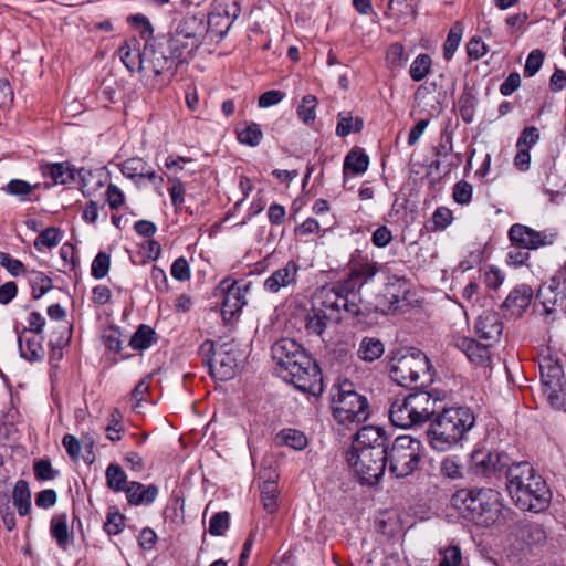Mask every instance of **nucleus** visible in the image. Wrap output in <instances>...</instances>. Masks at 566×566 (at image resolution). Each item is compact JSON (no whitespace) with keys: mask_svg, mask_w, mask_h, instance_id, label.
I'll return each instance as SVG.
<instances>
[{"mask_svg":"<svg viewBox=\"0 0 566 566\" xmlns=\"http://www.w3.org/2000/svg\"><path fill=\"white\" fill-rule=\"evenodd\" d=\"M389 439L381 428L367 426L363 427L352 443L350 451L367 450L387 454Z\"/></svg>","mask_w":566,"mask_h":566,"instance_id":"dca6fc26","label":"nucleus"},{"mask_svg":"<svg viewBox=\"0 0 566 566\" xmlns=\"http://www.w3.org/2000/svg\"><path fill=\"white\" fill-rule=\"evenodd\" d=\"M453 199L460 205H468L472 199V186L462 180L453 187Z\"/></svg>","mask_w":566,"mask_h":566,"instance_id":"774afa93","label":"nucleus"},{"mask_svg":"<svg viewBox=\"0 0 566 566\" xmlns=\"http://www.w3.org/2000/svg\"><path fill=\"white\" fill-rule=\"evenodd\" d=\"M0 265L3 266L12 276H19L25 272L24 264L6 252H0Z\"/></svg>","mask_w":566,"mask_h":566,"instance_id":"680f3d73","label":"nucleus"},{"mask_svg":"<svg viewBox=\"0 0 566 566\" xmlns=\"http://www.w3.org/2000/svg\"><path fill=\"white\" fill-rule=\"evenodd\" d=\"M260 476L261 479H264L261 489V502L263 504L264 510H266L269 513H274L277 507V474L274 469L269 467L260 472Z\"/></svg>","mask_w":566,"mask_h":566,"instance_id":"a878e982","label":"nucleus"},{"mask_svg":"<svg viewBox=\"0 0 566 566\" xmlns=\"http://www.w3.org/2000/svg\"><path fill=\"white\" fill-rule=\"evenodd\" d=\"M316 105H317V98L312 94L305 95L302 98V103L297 106L296 112H297L300 119L304 124L308 125L315 120Z\"/></svg>","mask_w":566,"mask_h":566,"instance_id":"49530a36","label":"nucleus"},{"mask_svg":"<svg viewBox=\"0 0 566 566\" xmlns=\"http://www.w3.org/2000/svg\"><path fill=\"white\" fill-rule=\"evenodd\" d=\"M545 54L542 50L535 49L530 52L524 66V76H534L542 67Z\"/></svg>","mask_w":566,"mask_h":566,"instance_id":"13d9d810","label":"nucleus"},{"mask_svg":"<svg viewBox=\"0 0 566 566\" xmlns=\"http://www.w3.org/2000/svg\"><path fill=\"white\" fill-rule=\"evenodd\" d=\"M488 461L491 462V475L504 476L506 480L509 479V470L515 464L506 453L499 451H492L491 459L489 458Z\"/></svg>","mask_w":566,"mask_h":566,"instance_id":"ea45409f","label":"nucleus"},{"mask_svg":"<svg viewBox=\"0 0 566 566\" xmlns=\"http://www.w3.org/2000/svg\"><path fill=\"white\" fill-rule=\"evenodd\" d=\"M478 105V98L472 93H463L459 98V112L467 124L473 122L475 116V109Z\"/></svg>","mask_w":566,"mask_h":566,"instance_id":"de8ad7c7","label":"nucleus"},{"mask_svg":"<svg viewBox=\"0 0 566 566\" xmlns=\"http://www.w3.org/2000/svg\"><path fill=\"white\" fill-rule=\"evenodd\" d=\"M369 165L368 156L359 150H352L347 154L344 160V175L350 170L355 175L364 174Z\"/></svg>","mask_w":566,"mask_h":566,"instance_id":"58836bf2","label":"nucleus"},{"mask_svg":"<svg viewBox=\"0 0 566 566\" xmlns=\"http://www.w3.org/2000/svg\"><path fill=\"white\" fill-rule=\"evenodd\" d=\"M42 174L50 177L54 185H67L75 180V170L67 163L45 164L41 167Z\"/></svg>","mask_w":566,"mask_h":566,"instance_id":"2f4dec72","label":"nucleus"},{"mask_svg":"<svg viewBox=\"0 0 566 566\" xmlns=\"http://www.w3.org/2000/svg\"><path fill=\"white\" fill-rule=\"evenodd\" d=\"M277 374L297 390L319 396L323 392V377L319 366L305 352L301 344L292 338H281L271 347Z\"/></svg>","mask_w":566,"mask_h":566,"instance_id":"f03ea898","label":"nucleus"},{"mask_svg":"<svg viewBox=\"0 0 566 566\" xmlns=\"http://www.w3.org/2000/svg\"><path fill=\"white\" fill-rule=\"evenodd\" d=\"M124 515L119 512H108L106 522L104 523V530L108 535H117L124 528Z\"/></svg>","mask_w":566,"mask_h":566,"instance_id":"e2e57ef3","label":"nucleus"},{"mask_svg":"<svg viewBox=\"0 0 566 566\" xmlns=\"http://www.w3.org/2000/svg\"><path fill=\"white\" fill-rule=\"evenodd\" d=\"M239 356L240 354L235 345H220L214 363L211 364L209 370L210 376L221 381L232 379L237 373Z\"/></svg>","mask_w":566,"mask_h":566,"instance_id":"2eb2a0df","label":"nucleus"},{"mask_svg":"<svg viewBox=\"0 0 566 566\" xmlns=\"http://www.w3.org/2000/svg\"><path fill=\"white\" fill-rule=\"evenodd\" d=\"M118 55L123 64L130 71H139L142 50L139 41L133 36L127 39L118 49Z\"/></svg>","mask_w":566,"mask_h":566,"instance_id":"7c9ffc66","label":"nucleus"},{"mask_svg":"<svg viewBox=\"0 0 566 566\" xmlns=\"http://www.w3.org/2000/svg\"><path fill=\"white\" fill-rule=\"evenodd\" d=\"M221 14H210L207 19L206 13L188 11L182 18L175 20L172 28L188 35L189 38L203 43L212 23L223 20Z\"/></svg>","mask_w":566,"mask_h":566,"instance_id":"ddd939ff","label":"nucleus"},{"mask_svg":"<svg viewBox=\"0 0 566 566\" xmlns=\"http://www.w3.org/2000/svg\"><path fill=\"white\" fill-rule=\"evenodd\" d=\"M111 268V256L106 252H98L91 266L93 277L101 280L108 274Z\"/></svg>","mask_w":566,"mask_h":566,"instance_id":"4d7b16f0","label":"nucleus"},{"mask_svg":"<svg viewBox=\"0 0 566 566\" xmlns=\"http://www.w3.org/2000/svg\"><path fill=\"white\" fill-rule=\"evenodd\" d=\"M502 332L503 323L499 313L485 311L478 316L474 333L479 339L495 344L500 340Z\"/></svg>","mask_w":566,"mask_h":566,"instance_id":"6ab92c4d","label":"nucleus"},{"mask_svg":"<svg viewBox=\"0 0 566 566\" xmlns=\"http://www.w3.org/2000/svg\"><path fill=\"white\" fill-rule=\"evenodd\" d=\"M221 285L224 286L221 313L224 319H230L247 304L245 292L249 290V284L223 281Z\"/></svg>","mask_w":566,"mask_h":566,"instance_id":"f3484780","label":"nucleus"},{"mask_svg":"<svg viewBox=\"0 0 566 566\" xmlns=\"http://www.w3.org/2000/svg\"><path fill=\"white\" fill-rule=\"evenodd\" d=\"M38 185H31L30 182L22 179H12L10 180L3 190L15 197H20L21 200H25V197L30 195Z\"/></svg>","mask_w":566,"mask_h":566,"instance_id":"6e6d98bb","label":"nucleus"},{"mask_svg":"<svg viewBox=\"0 0 566 566\" xmlns=\"http://www.w3.org/2000/svg\"><path fill=\"white\" fill-rule=\"evenodd\" d=\"M170 272L172 277L180 282L188 281L191 275L189 263L184 256H180L174 261Z\"/></svg>","mask_w":566,"mask_h":566,"instance_id":"338daca9","label":"nucleus"},{"mask_svg":"<svg viewBox=\"0 0 566 566\" xmlns=\"http://www.w3.org/2000/svg\"><path fill=\"white\" fill-rule=\"evenodd\" d=\"M298 271L300 265L296 261H287L284 266L276 269L264 281V290L270 293H279L283 289L293 290L297 284Z\"/></svg>","mask_w":566,"mask_h":566,"instance_id":"a211bd4d","label":"nucleus"},{"mask_svg":"<svg viewBox=\"0 0 566 566\" xmlns=\"http://www.w3.org/2000/svg\"><path fill=\"white\" fill-rule=\"evenodd\" d=\"M514 535L528 548H539L547 541V533L542 524L531 521H520L514 527Z\"/></svg>","mask_w":566,"mask_h":566,"instance_id":"412c9836","label":"nucleus"},{"mask_svg":"<svg viewBox=\"0 0 566 566\" xmlns=\"http://www.w3.org/2000/svg\"><path fill=\"white\" fill-rule=\"evenodd\" d=\"M165 43L167 50H171L182 62L192 56L202 44L174 28H171L168 38H165Z\"/></svg>","mask_w":566,"mask_h":566,"instance_id":"5701e85b","label":"nucleus"},{"mask_svg":"<svg viewBox=\"0 0 566 566\" xmlns=\"http://www.w3.org/2000/svg\"><path fill=\"white\" fill-rule=\"evenodd\" d=\"M332 409L335 420L344 426L360 424L370 415L367 397L358 394L349 381L338 386L332 398Z\"/></svg>","mask_w":566,"mask_h":566,"instance_id":"6e6552de","label":"nucleus"},{"mask_svg":"<svg viewBox=\"0 0 566 566\" xmlns=\"http://www.w3.org/2000/svg\"><path fill=\"white\" fill-rule=\"evenodd\" d=\"M33 472L35 479L39 481H51L54 480L59 474V471L53 469L50 460L48 459L35 461L33 464Z\"/></svg>","mask_w":566,"mask_h":566,"instance_id":"bf43d9fd","label":"nucleus"},{"mask_svg":"<svg viewBox=\"0 0 566 566\" xmlns=\"http://www.w3.org/2000/svg\"><path fill=\"white\" fill-rule=\"evenodd\" d=\"M346 460L358 476L359 482L373 486L379 483L385 473L387 454L379 453L378 451L348 450L346 452Z\"/></svg>","mask_w":566,"mask_h":566,"instance_id":"9d476101","label":"nucleus"},{"mask_svg":"<svg viewBox=\"0 0 566 566\" xmlns=\"http://www.w3.org/2000/svg\"><path fill=\"white\" fill-rule=\"evenodd\" d=\"M128 22L139 32L140 38L146 42L153 39H160L154 36V28L147 17L144 14H135L128 18Z\"/></svg>","mask_w":566,"mask_h":566,"instance_id":"09e8293b","label":"nucleus"},{"mask_svg":"<svg viewBox=\"0 0 566 566\" xmlns=\"http://www.w3.org/2000/svg\"><path fill=\"white\" fill-rule=\"evenodd\" d=\"M387 63L392 70L401 69L406 65L408 56L405 52V46L401 43L395 42L387 49L386 55Z\"/></svg>","mask_w":566,"mask_h":566,"instance_id":"8fccbe9b","label":"nucleus"},{"mask_svg":"<svg viewBox=\"0 0 566 566\" xmlns=\"http://www.w3.org/2000/svg\"><path fill=\"white\" fill-rule=\"evenodd\" d=\"M120 331L115 326H109L103 334L104 345L112 352L122 350Z\"/></svg>","mask_w":566,"mask_h":566,"instance_id":"69168bd1","label":"nucleus"},{"mask_svg":"<svg viewBox=\"0 0 566 566\" xmlns=\"http://www.w3.org/2000/svg\"><path fill=\"white\" fill-rule=\"evenodd\" d=\"M378 262L355 250L348 261V275L335 285L319 289L313 297L312 308L306 315L308 334L323 337L329 325L344 317L361 322L370 308L363 302L360 290L379 272Z\"/></svg>","mask_w":566,"mask_h":566,"instance_id":"f257e3e1","label":"nucleus"},{"mask_svg":"<svg viewBox=\"0 0 566 566\" xmlns=\"http://www.w3.org/2000/svg\"><path fill=\"white\" fill-rule=\"evenodd\" d=\"M72 336V327L70 325L57 326L51 334L49 346L65 347L69 345Z\"/></svg>","mask_w":566,"mask_h":566,"instance_id":"052dcab7","label":"nucleus"},{"mask_svg":"<svg viewBox=\"0 0 566 566\" xmlns=\"http://www.w3.org/2000/svg\"><path fill=\"white\" fill-rule=\"evenodd\" d=\"M156 342L155 331L145 324H142L129 339V346L135 350H144Z\"/></svg>","mask_w":566,"mask_h":566,"instance_id":"f704fd0d","label":"nucleus"},{"mask_svg":"<svg viewBox=\"0 0 566 566\" xmlns=\"http://www.w3.org/2000/svg\"><path fill=\"white\" fill-rule=\"evenodd\" d=\"M81 187L85 197H92L96 191L103 188L107 181L108 174L105 168L78 170Z\"/></svg>","mask_w":566,"mask_h":566,"instance_id":"cd10ccee","label":"nucleus"},{"mask_svg":"<svg viewBox=\"0 0 566 566\" xmlns=\"http://www.w3.org/2000/svg\"><path fill=\"white\" fill-rule=\"evenodd\" d=\"M439 555V566H462V552L457 545L440 548Z\"/></svg>","mask_w":566,"mask_h":566,"instance_id":"5fc2aeb1","label":"nucleus"},{"mask_svg":"<svg viewBox=\"0 0 566 566\" xmlns=\"http://www.w3.org/2000/svg\"><path fill=\"white\" fill-rule=\"evenodd\" d=\"M29 281L32 287V296L36 300L42 297L53 287L52 280L42 272H31Z\"/></svg>","mask_w":566,"mask_h":566,"instance_id":"c03bdc74","label":"nucleus"},{"mask_svg":"<svg viewBox=\"0 0 566 566\" xmlns=\"http://www.w3.org/2000/svg\"><path fill=\"white\" fill-rule=\"evenodd\" d=\"M389 371L391 379L402 387H423L433 380L429 359L418 349L395 352Z\"/></svg>","mask_w":566,"mask_h":566,"instance_id":"0eeeda50","label":"nucleus"},{"mask_svg":"<svg viewBox=\"0 0 566 566\" xmlns=\"http://www.w3.org/2000/svg\"><path fill=\"white\" fill-rule=\"evenodd\" d=\"M277 440L295 450H303L307 446L306 436L296 429H284L277 434Z\"/></svg>","mask_w":566,"mask_h":566,"instance_id":"79ce46f5","label":"nucleus"},{"mask_svg":"<svg viewBox=\"0 0 566 566\" xmlns=\"http://www.w3.org/2000/svg\"><path fill=\"white\" fill-rule=\"evenodd\" d=\"M506 489L515 505L523 511L542 512L552 499L545 480L527 461L516 462L509 470Z\"/></svg>","mask_w":566,"mask_h":566,"instance_id":"7ed1b4c3","label":"nucleus"},{"mask_svg":"<svg viewBox=\"0 0 566 566\" xmlns=\"http://www.w3.org/2000/svg\"><path fill=\"white\" fill-rule=\"evenodd\" d=\"M18 347L20 356L30 361H39L44 356V349L42 346V338L25 336L24 333H18Z\"/></svg>","mask_w":566,"mask_h":566,"instance_id":"c756f323","label":"nucleus"},{"mask_svg":"<svg viewBox=\"0 0 566 566\" xmlns=\"http://www.w3.org/2000/svg\"><path fill=\"white\" fill-rule=\"evenodd\" d=\"M533 298V290L530 285L521 284L514 287L502 304V308L511 317H521L530 306Z\"/></svg>","mask_w":566,"mask_h":566,"instance_id":"4be33fe9","label":"nucleus"},{"mask_svg":"<svg viewBox=\"0 0 566 566\" xmlns=\"http://www.w3.org/2000/svg\"><path fill=\"white\" fill-rule=\"evenodd\" d=\"M454 345L463 352L472 363L484 365L490 360L489 348L493 344H489L488 342H485V344H481L473 338L462 336L454 340Z\"/></svg>","mask_w":566,"mask_h":566,"instance_id":"393cba45","label":"nucleus"},{"mask_svg":"<svg viewBox=\"0 0 566 566\" xmlns=\"http://www.w3.org/2000/svg\"><path fill=\"white\" fill-rule=\"evenodd\" d=\"M62 237L63 234L60 229L54 227L46 228L34 241V247L38 250H41V247H46L49 249L54 248L61 242Z\"/></svg>","mask_w":566,"mask_h":566,"instance_id":"603ef678","label":"nucleus"},{"mask_svg":"<svg viewBox=\"0 0 566 566\" xmlns=\"http://www.w3.org/2000/svg\"><path fill=\"white\" fill-rule=\"evenodd\" d=\"M410 408L415 413L417 426L431 420L441 408L442 399L438 391L418 390L408 395Z\"/></svg>","mask_w":566,"mask_h":566,"instance_id":"4468645a","label":"nucleus"},{"mask_svg":"<svg viewBox=\"0 0 566 566\" xmlns=\"http://www.w3.org/2000/svg\"><path fill=\"white\" fill-rule=\"evenodd\" d=\"M554 230L536 231L527 226L515 223L509 230L511 242L524 250H536L541 247L552 245L557 239Z\"/></svg>","mask_w":566,"mask_h":566,"instance_id":"f8f14e48","label":"nucleus"},{"mask_svg":"<svg viewBox=\"0 0 566 566\" xmlns=\"http://www.w3.org/2000/svg\"><path fill=\"white\" fill-rule=\"evenodd\" d=\"M158 492L159 490L155 484L145 486L136 481L129 482L125 490L128 503L135 506L153 504L158 496Z\"/></svg>","mask_w":566,"mask_h":566,"instance_id":"bb28decb","label":"nucleus"},{"mask_svg":"<svg viewBox=\"0 0 566 566\" xmlns=\"http://www.w3.org/2000/svg\"><path fill=\"white\" fill-rule=\"evenodd\" d=\"M118 166L120 172L136 185H139L144 179L155 185H161L164 181L163 177L158 176L155 169L139 157L128 158Z\"/></svg>","mask_w":566,"mask_h":566,"instance_id":"aec40b11","label":"nucleus"},{"mask_svg":"<svg viewBox=\"0 0 566 566\" xmlns=\"http://www.w3.org/2000/svg\"><path fill=\"white\" fill-rule=\"evenodd\" d=\"M107 486L115 491L120 492L127 488V475L120 465L111 463L105 472Z\"/></svg>","mask_w":566,"mask_h":566,"instance_id":"e433bc0d","label":"nucleus"},{"mask_svg":"<svg viewBox=\"0 0 566 566\" xmlns=\"http://www.w3.org/2000/svg\"><path fill=\"white\" fill-rule=\"evenodd\" d=\"M409 397L397 398L389 408L390 422L398 428L409 429L417 426L415 413L410 408Z\"/></svg>","mask_w":566,"mask_h":566,"instance_id":"b1692460","label":"nucleus"},{"mask_svg":"<svg viewBox=\"0 0 566 566\" xmlns=\"http://www.w3.org/2000/svg\"><path fill=\"white\" fill-rule=\"evenodd\" d=\"M230 527V514L221 511L212 515L209 521L208 532L212 536H223Z\"/></svg>","mask_w":566,"mask_h":566,"instance_id":"3c124183","label":"nucleus"},{"mask_svg":"<svg viewBox=\"0 0 566 566\" xmlns=\"http://www.w3.org/2000/svg\"><path fill=\"white\" fill-rule=\"evenodd\" d=\"M432 60L428 54H419L410 65L409 75L415 82L422 81L430 72Z\"/></svg>","mask_w":566,"mask_h":566,"instance_id":"a18cd8bd","label":"nucleus"},{"mask_svg":"<svg viewBox=\"0 0 566 566\" xmlns=\"http://www.w3.org/2000/svg\"><path fill=\"white\" fill-rule=\"evenodd\" d=\"M474 424L475 417L470 408H442L428 429L429 444L436 451L446 452L461 442Z\"/></svg>","mask_w":566,"mask_h":566,"instance_id":"39448f33","label":"nucleus"},{"mask_svg":"<svg viewBox=\"0 0 566 566\" xmlns=\"http://www.w3.org/2000/svg\"><path fill=\"white\" fill-rule=\"evenodd\" d=\"M463 35V27L460 22L454 23L450 29L447 40L443 44V56L446 60H451L458 50Z\"/></svg>","mask_w":566,"mask_h":566,"instance_id":"37998d69","label":"nucleus"},{"mask_svg":"<svg viewBox=\"0 0 566 566\" xmlns=\"http://www.w3.org/2000/svg\"><path fill=\"white\" fill-rule=\"evenodd\" d=\"M50 533L62 551H66L69 548L71 533L67 526L66 514H59L52 517L50 523Z\"/></svg>","mask_w":566,"mask_h":566,"instance_id":"473e14b6","label":"nucleus"},{"mask_svg":"<svg viewBox=\"0 0 566 566\" xmlns=\"http://www.w3.org/2000/svg\"><path fill=\"white\" fill-rule=\"evenodd\" d=\"M541 382L543 388L549 385L557 386L565 380V375L558 359L552 355L544 356L539 360Z\"/></svg>","mask_w":566,"mask_h":566,"instance_id":"c85d7f7f","label":"nucleus"},{"mask_svg":"<svg viewBox=\"0 0 566 566\" xmlns=\"http://www.w3.org/2000/svg\"><path fill=\"white\" fill-rule=\"evenodd\" d=\"M543 392L553 408L566 411V379L559 381L557 386L549 385L544 387Z\"/></svg>","mask_w":566,"mask_h":566,"instance_id":"c9c22d12","label":"nucleus"},{"mask_svg":"<svg viewBox=\"0 0 566 566\" xmlns=\"http://www.w3.org/2000/svg\"><path fill=\"white\" fill-rule=\"evenodd\" d=\"M539 138V132L535 126L525 127L516 142V147L531 149Z\"/></svg>","mask_w":566,"mask_h":566,"instance_id":"0e129e2a","label":"nucleus"},{"mask_svg":"<svg viewBox=\"0 0 566 566\" xmlns=\"http://www.w3.org/2000/svg\"><path fill=\"white\" fill-rule=\"evenodd\" d=\"M423 455V444L411 436H399L387 452L389 471L398 479L412 474Z\"/></svg>","mask_w":566,"mask_h":566,"instance_id":"1a4fd4ad","label":"nucleus"},{"mask_svg":"<svg viewBox=\"0 0 566 566\" xmlns=\"http://www.w3.org/2000/svg\"><path fill=\"white\" fill-rule=\"evenodd\" d=\"M182 61L171 50H167L164 39L146 42L142 50L139 72L145 77H153V86L161 88L168 85Z\"/></svg>","mask_w":566,"mask_h":566,"instance_id":"423d86ee","label":"nucleus"},{"mask_svg":"<svg viewBox=\"0 0 566 566\" xmlns=\"http://www.w3.org/2000/svg\"><path fill=\"white\" fill-rule=\"evenodd\" d=\"M384 354V344L374 337L363 338L358 355L365 361H374Z\"/></svg>","mask_w":566,"mask_h":566,"instance_id":"4c0bfd02","label":"nucleus"},{"mask_svg":"<svg viewBox=\"0 0 566 566\" xmlns=\"http://www.w3.org/2000/svg\"><path fill=\"white\" fill-rule=\"evenodd\" d=\"M451 501L464 520L478 526L489 527L505 520L502 495L491 488L461 489Z\"/></svg>","mask_w":566,"mask_h":566,"instance_id":"20e7f679","label":"nucleus"},{"mask_svg":"<svg viewBox=\"0 0 566 566\" xmlns=\"http://www.w3.org/2000/svg\"><path fill=\"white\" fill-rule=\"evenodd\" d=\"M536 306L547 322H555L566 313V279L552 277L542 284L536 294Z\"/></svg>","mask_w":566,"mask_h":566,"instance_id":"9b49d317","label":"nucleus"},{"mask_svg":"<svg viewBox=\"0 0 566 566\" xmlns=\"http://www.w3.org/2000/svg\"><path fill=\"white\" fill-rule=\"evenodd\" d=\"M13 504L21 516L31 511V491L25 480H18L12 491Z\"/></svg>","mask_w":566,"mask_h":566,"instance_id":"72a5a7b5","label":"nucleus"},{"mask_svg":"<svg viewBox=\"0 0 566 566\" xmlns=\"http://www.w3.org/2000/svg\"><path fill=\"white\" fill-rule=\"evenodd\" d=\"M262 137H263V133L260 128V125H258L255 123L249 124L245 128H243L242 130H240L238 133V140L241 144H244V145H248L251 147L258 146L261 143Z\"/></svg>","mask_w":566,"mask_h":566,"instance_id":"864d4df0","label":"nucleus"},{"mask_svg":"<svg viewBox=\"0 0 566 566\" xmlns=\"http://www.w3.org/2000/svg\"><path fill=\"white\" fill-rule=\"evenodd\" d=\"M492 451L489 450H475L471 455V470L482 476H491V459Z\"/></svg>","mask_w":566,"mask_h":566,"instance_id":"a19ab883","label":"nucleus"}]
</instances>
